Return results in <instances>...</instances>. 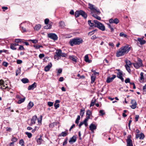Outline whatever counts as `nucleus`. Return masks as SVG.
Returning <instances> with one entry per match:
<instances>
[{
    "label": "nucleus",
    "instance_id": "nucleus-28",
    "mask_svg": "<svg viewBox=\"0 0 146 146\" xmlns=\"http://www.w3.org/2000/svg\"><path fill=\"white\" fill-rule=\"evenodd\" d=\"M41 27V25L40 24L36 25L34 28L35 30L38 31Z\"/></svg>",
    "mask_w": 146,
    "mask_h": 146
},
{
    "label": "nucleus",
    "instance_id": "nucleus-45",
    "mask_svg": "<svg viewBox=\"0 0 146 146\" xmlns=\"http://www.w3.org/2000/svg\"><path fill=\"white\" fill-rule=\"evenodd\" d=\"M24 141L23 139H21L20 140L19 144L21 146L24 145Z\"/></svg>",
    "mask_w": 146,
    "mask_h": 146
},
{
    "label": "nucleus",
    "instance_id": "nucleus-26",
    "mask_svg": "<svg viewBox=\"0 0 146 146\" xmlns=\"http://www.w3.org/2000/svg\"><path fill=\"white\" fill-rule=\"evenodd\" d=\"M34 104L33 102H30L28 105V109H30L33 106Z\"/></svg>",
    "mask_w": 146,
    "mask_h": 146
},
{
    "label": "nucleus",
    "instance_id": "nucleus-57",
    "mask_svg": "<svg viewBox=\"0 0 146 146\" xmlns=\"http://www.w3.org/2000/svg\"><path fill=\"white\" fill-rule=\"evenodd\" d=\"M125 82L126 83H130V80L129 78H127V79H126L125 80Z\"/></svg>",
    "mask_w": 146,
    "mask_h": 146
},
{
    "label": "nucleus",
    "instance_id": "nucleus-63",
    "mask_svg": "<svg viewBox=\"0 0 146 146\" xmlns=\"http://www.w3.org/2000/svg\"><path fill=\"white\" fill-rule=\"evenodd\" d=\"M97 38L96 35H94L92 36L91 39L92 40H95Z\"/></svg>",
    "mask_w": 146,
    "mask_h": 146
},
{
    "label": "nucleus",
    "instance_id": "nucleus-41",
    "mask_svg": "<svg viewBox=\"0 0 146 146\" xmlns=\"http://www.w3.org/2000/svg\"><path fill=\"white\" fill-rule=\"evenodd\" d=\"M97 31V30L96 29L94 30L91 32H89L88 35L91 36L94 33V32L96 31Z\"/></svg>",
    "mask_w": 146,
    "mask_h": 146
},
{
    "label": "nucleus",
    "instance_id": "nucleus-16",
    "mask_svg": "<svg viewBox=\"0 0 146 146\" xmlns=\"http://www.w3.org/2000/svg\"><path fill=\"white\" fill-rule=\"evenodd\" d=\"M36 82H34L32 84L30 85L28 87V90H33L34 88H36Z\"/></svg>",
    "mask_w": 146,
    "mask_h": 146
},
{
    "label": "nucleus",
    "instance_id": "nucleus-11",
    "mask_svg": "<svg viewBox=\"0 0 146 146\" xmlns=\"http://www.w3.org/2000/svg\"><path fill=\"white\" fill-rule=\"evenodd\" d=\"M131 103L132 104L131 107L132 109H135L137 106V103L136 101L134 100H131Z\"/></svg>",
    "mask_w": 146,
    "mask_h": 146
},
{
    "label": "nucleus",
    "instance_id": "nucleus-47",
    "mask_svg": "<svg viewBox=\"0 0 146 146\" xmlns=\"http://www.w3.org/2000/svg\"><path fill=\"white\" fill-rule=\"evenodd\" d=\"M67 56V55L66 54L64 53H62V52H61V54L60 55V57L61 56L63 57H66Z\"/></svg>",
    "mask_w": 146,
    "mask_h": 146
},
{
    "label": "nucleus",
    "instance_id": "nucleus-7",
    "mask_svg": "<svg viewBox=\"0 0 146 146\" xmlns=\"http://www.w3.org/2000/svg\"><path fill=\"white\" fill-rule=\"evenodd\" d=\"M48 37L54 40H57L58 38L57 35L56 34L53 33L48 34Z\"/></svg>",
    "mask_w": 146,
    "mask_h": 146
},
{
    "label": "nucleus",
    "instance_id": "nucleus-24",
    "mask_svg": "<svg viewBox=\"0 0 146 146\" xmlns=\"http://www.w3.org/2000/svg\"><path fill=\"white\" fill-rule=\"evenodd\" d=\"M36 141L38 144L40 145L43 141L41 136L40 138H38Z\"/></svg>",
    "mask_w": 146,
    "mask_h": 146
},
{
    "label": "nucleus",
    "instance_id": "nucleus-43",
    "mask_svg": "<svg viewBox=\"0 0 146 146\" xmlns=\"http://www.w3.org/2000/svg\"><path fill=\"white\" fill-rule=\"evenodd\" d=\"M29 41H31L33 43H36L38 42L37 40L36 39L31 40L30 39L29 40Z\"/></svg>",
    "mask_w": 146,
    "mask_h": 146
},
{
    "label": "nucleus",
    "instance_id": "nucleus-1",
    "mask_svg": "<svg viewBox=\"0 0 146 146\" xmlns=\"http://www.w3.org/2000/svg\"><path fill=\"white\" fill-rule=\"evenodd\" d=\"M130 49V47L128 46L122 47L117 51L116 56L119 57L126 54L129 52Z\"/></svg>",
    "mask_w": 146,
    "mask_h": 146
},
{
    "label": "nucleus",
    "instance_id": "nucleus-53",
    "mask_svg": "<svg viewBox=\"0 0 146 146\" xmlns=\"http://www.w3.org/2000/svg\"><path fill=\"white\" fill-rule=\"evenodd\" d=\"M20 72V69L19 68L18 70H17L16 72V76H17L18 74Z\"/></svg>",
    "mask_w": 146,
    "mask_h": 146
},
{
    "label": "nucleus",
    "instance_id": "nucleus-18",
    "mask_svg": "<svg viewBox=\"0 0 146 146\" xmlns=\"http://www.w3.org/2000/svg\"><path fill=\"white\" fill-rule=\"evenodd\" d=\"M137 41L140 42V44L141 45L144 44L146 42L145 41L143 40V38H138Z\"/></svg>",
    "mask_w": 146,
    "mask_h": 146
},
{
    "label": "nucleus",
    "instance_id": "nucleus-48",
    "mask_svg": "<svg viewBox=\"0 0 146 146\" xmlns=\"http://www.w3.org/2000/svg\"><path fill=\"white\" fill-rule=\"evenodd\" d=\"M140 76H141V77H140V79L141 80H142L144 78L143 73L142 72H141L140 73Z\"/></svg>",
    "mask_w": 146,
    "mask_h": 146
},
{
    "label": "nucleus",
    "instance_id": "nucleus-20",
    "mask_svg": "<svg viewBox=\"0 0 146 146\" xmlns=\"http://www.w3.org/2000/svg\"><path fill=\"white\" fill-rule=\"evenodd\" d=\"M52 64L50 63L48 65H47L44 68V70L46 72H47L49 70L51 67H52Z\"/></svg>",
    "mask_w": 146,
    "mask_h": 146
},
{
    "label": "nucleus",
    "instance_id": "nucleus-42",
    "mask_svg": "<svg viewBox=\"0 0 146 146\" xmlns=\"http://www.w3.org/2000/svg\"><path fill=\"white\" fill-rule=\"evenodd\" d=\"M96 101L95 99L94 100H93L91 102L90 105V107H91L92 106H93L95 104V103Z\"/></svg>",
    "mask_w": 146,
    "mask_h": 146
},
{
    "label": "nucleus",
    "instance_id": "nucleus-4",
    "mask_svg": "<svg viewBox=\"0 0 146 146\" xmlns=\"http://www.w3.org/2000/svg\"><path fill=\"white\" fill-rule=\"evenodd\" d=\"M80 15H81L84 19H86L87 17V14L82 10L77 11L75 12V16L76 17H78Z\"/></svg>",
    "mask_w": 146,
    "mask_h": 146
},
{
    "label": "nucleus",
    "instance_id": "nucleus-33",
    "mask_svg": "<svg viewBox=\"0 0 146 146\" xmlns=\"http://www.w3.org/2000/svg\"><path fill=\"white\" fill-rule=\"evenodd\" d=\"M85 109L84 108L81 109L80 111V115L82 117L84 113Z\"/></svg>",
    "mask_w": 146,
    "mask_h": 146
},
{
    "label": "nucleus",
    "instance_id": "nucleus-29",
    "mask_svg": "<svg viewBox=\"0 0 146 146\" xmlns=\"http://www.w3.org/2000/svg\"><path fill=\"white\" fill-rule=\"evenodd\" d=\"M22 82L24 83L25 84L29 82V80L27 78H23L21 80Z\"/></svg>",
    "mask_w": 146,
    "mask_h": 146
},
{
    "label": "nucleus",
    "instance_id": "nucleus-55",
    "mask_svg": "<svg viewBox=\"0 0 146 146\" xmlns=\"http://www.w3.org/2000/svg\"><path fill=\"white\" fill-rule=\"evenodd\" d=\"M60 105L59 104H54V106L55 108V109H57L59 107Z\"/></svg>",
    "mask_w": 146,
    "mask_h": 146
},
{
    "label": "nucleus",
    "instance_id": "nucleus-35",
    "mask_svg": "<svg viewBox=\"0 0 146 146\" xmlns=\"http://www.w3.org/2000/svg\"><path fill=\"white\" fill-rule=\"evenodd\" d=\"M119 36H120L127 38V35L123 32H121L119 34Z\"/></svg>",
    "mask_w": 146,
    "mask_h": 146
},
{
    "label": "nucleus",
    "instance_id": "nucleus-38",
    "mask_svg": "<svg viewBox=\"0 0 146 146\" xmlns=\"http://www.w3.org/2000/svg\"><path fill=\"white\" fill-rule=\"evenodd\" d=\"M68 135V133L67 132L64 131V132H62L60 134V136H62L63 137H65L67 135Z\"/></svg>",
    "mask_w": 146,
    "mask_h": 146
},
{
    "label": "nucleus",
    "instance_id": "nucleus-44",
    "mask_svg": "<svg viewBox=\"0 0 146 146\" xmlns=\"http://www.w3.org/2000/svg\"><path fill=\"white\" fill-rule=\"evenodd\" d=\"M119 20L118 19L115 18L114 20L113 23L117 24L119 23Z\"/></svg>",
    "mask_w": 146,
    "mask_h": 146
},
{
    "label": "nucleus",
    "instance_id": "nucleus-37",
    "mask_svg": "<svg viewBox=\"0 0 146 146\" xmlns=\"http://www.w3.org/2000/svg\"><path fill=\"white\" fill-rule=\"evenodd\" d=\"M13 43L11 44L10 46V48L13 50H16L17 48H15Z\"/></svg>",
    "mask_w": 146,
    "mask_h": 146
},
{
    "label": "nucleus",
    "instance_id": "nucleus-62",
    "mask_svg": "<svg viewBox=\"0 0 146 146\" xmlns=\"http://www.w3.org/2000/svg\"><path fill=\"white\" fill-rule=\"evenodd\" d=\"M109 45L111 46V47H113L114 46V44L112 42H110L109 43Z\"/></svg>",
    "mask_w": 146,
    "mask_h": 146
},
{
    "label": "nucleus",
    "instance_id": "nucleus-59",
    "mask_svg": "<svg viewBox=\"0 0 146 146\" xmlns=\"http://www.w3.org/2000/svg\"><path fill=\"white\" fill-rule=\"evenodd\" d=\"M49 21V20L48 19H46L44 20V23L46 24H48Z\"/></svg>",
    "mask_w": 146,
    "mask_h": 146
},
{
    "label": "nucleus",
    "instance_id": "nucleus-56",
    "mask_svg": "<svg viewBox=\"0 0 146 146\" xmlns=\"http://www.w3.org/2000/svg\"><path fill=\"white\" fill-rule=\"evenodd\" d=\"M20 27L22 29L23 31H22V32H27V31L25 29V28H24V27Z\"/></svg>",
    "mask_w": 146,
    "mask_h": 146
},
{
    "label": "nucleus",
    "instance_id": "nucleus-6",
    "mask_svg": "<svg viewBox=\"0 0 146 146\" xmlns=\"http://www.w3.org/2000/svg\"><path fill=\"white\" fill-rule=\"evenodd\" d=\"M133 64L134 67L136 69H138L140 67L143 66L142 60L139 58L138 59L137 62Z\"/></svg>",
    "mask_w": 146,
    "mask_h": 146
},
{
    "label": "nucleus",
    "instance_id": "nucleus-61",
    "mask_svg": "<svg viewBox=\"0 0 146 146\" xmlns=\"http://www.w3.org/2000/svg\"><path fill=\"white\" fill-rule=\"evenodd\" d=\"M108 27L111 29V31H114L113 28L111 27L110 25L108 24Z\"/></svg>",
    "mask_w": 146,
    "mask_h": 146
},
{
    "label": "nucleus",
    "instance_id": "nucleus-58",
    "mask_svg": "<svg viewBox=\"0 0 146 146\" xmlns=\"http://www.w3.org/2000/svg\"><path fill=\"white\" fill-rule=\"evenodd\" d=\"M100 113L102 115H103L105 114V113L104 112V111L103 110H100Z\"/></svg>",
    "mask_w": 146,
    "mask_h": 146
},
{
    "label": "nucleus",
    "instance_id": "nucleus-23",
    "mask_svg": "<svg viewBox=\"0 0 146 146\" xmlns=\"http://www.w3.org/2000/svg\"><path fill=\"white\" fill-rule=\"evenodd\" d=\"M76 137L73 136L70 139V140L69 141V142L70 143H72L73 142H75L76 141Z\"/></svg>",
    "mask_w": 146,
    "mask_h": 146
},
{
    "label": "nucleus",
    "instance_id": "nucleus-52",
    "mask_svg": "<svg viewBox=\"0 0 146 146\" xmlns=\"http://www.w3.org/2000/svg\"><path fill=\"white\" fill-rule=\"evenodd\" d=\"M5 67H7L8 65V63L6 62H3L2 64Z\"/></svg>",
    "mask_w": 146,
    "mask_h": 146
},
{
    "label": "nucleus",
    "instance_id": "nucleus-51",
    "mask_svg": "<svg viewBox=\"0 0 146 146\" xmlns=\"http://www.w3.org/2000/svg\"><path fill=\"white\" fill-rule=\"evenodd\" d=\"M21 40V39H16L15 40V42L18 43L20 42Z\"/></svg>",
    "mask_w": 146,
    "mask_h": 146
},
{
    "label": "nucleus",
    "instance_id": "nucleus-12",
    "mask_svg": "<svg viewBox=\"0 0 146 146\" xmlns=\"http://www.w3.org/2000/svg\"><path fill=\"white\" fill-rule=\"evenodd\" d=\"M116 76L115 75H113L112 77L111 78H110V77H108L107 78V79L106 80V82L108 83H110L113 81V80L115 78Z\"/></svg>",
    "mask_w": 146,
    "mask_h": 146
},
{
    "label": "nucleus",
    "instance_id": "nucleus-50",
    "mask_svg": "<svg viewBox=\"0 0 146 146\" xmlns=\"http://www.w3.org/2000/svg\"><path fill=\"white\" fill-rule=\"evenodd\" d=\"M53 102H48V105L50 107L52 106L53 105Z\"/></svg>",
    "mask_w": 146,
    "mask_h": 146
},
{
    "label": "nucleus",
    "instance_id": "nucleus-9",
    "mask_svg": "<svg viewBox=\"0 0 146 146\" xmlns=\"http://www.w3.org/2000/svg\"><path fill=\"white\" fill-rule=\"evenodd\" d=\"M0 88L3 89H6L8 90L9 88L7 86H6L4 84V82L3 80H0Z\"/></svg>",
    "mask_w": 146,
    "mask_h": 146
},
{
    "label": "nucleus",
    "instance_id": "nucleus-54",
    "mask_svg": "<svg viewBox=\"0 0 146 146\" xmlns=\"http://www.w3.org/2000/svg\"><path fill=\"white\" fill-rule=\"evenodd\" d=\"M44 56V55L43 54H41L39 55V57L40 58H42Z\"/></svg>",
    "mask_w": 146,
    "mask_h": 146
},
{
    "label": "nucleus",
    "instance_id": "nucleus-25",
    "mask_svg": "<svg viewBox=\"0 0 146 146\" xmlns=\"http://www.w3.org/2000/svg\"><path fill=\"white\" fill-rule=\"evenodd\" d=\"M88 24L90 27H95V23H94V21H92L91 20H89L88 21Z\"/></svg>",
    "mask_w": 146,
    "mask_h": 146
},
{
    "label": "nucleus",
    "instance_id": "nucleus-21",
    "mask_svg": "<svg viewBox=\"0 0 146 146\" xmlns=\"http://www.w3.org/2000/svg\"><path fill=\"white\" fill-rule=\"evenodd\" d=\"M144 137V135L141 133L140 134H138L136 135V138L138 139L139 138L140 139H143Z\"/></svg>",
    "mask_w": 146,
    "mask_h": 146
},
{
    "label": "nucleus",
    "instance_id": "nucleus-31",
    "mask_svg": "<svg viewBox=\"0 0 146 146\" xmlns=\"http://www.w3.org/2000/svg\"><path fill=\"white\" fill-rule=\"evenodd\" d=\"M65 26L64 23L62 21H60L59 22V26L62 28L64 27Z\"/></svg>",
    "mask_w": 146,
    "mask_h": 146
},
{
    "label": "nucleus",
    "instance_id": "nucleus-22",
    "mask_svg": "<svg viewBox=\"0 0 146 146\" xmlns=\"http://www.w3.org/2000/svg\"><path fill=\"white\" fill-rule=\"evenodd\" d=\"M84 60L86 62L90 63L91 62V61L89 60L88 55H86L84 57Z\"/></svg>",
    "mask_w": 146,
    "mask_h": 146
},
{
    "label": "nucleus",
    "instance_id": "nucleus-8",
    "mask_svg": "<svg viewBox=\"0 0 146 146\" xmlns=\"http://www.w3.org/2000/svg\"><path fill=\"white\" fill-rule=\"evenodd\" d=\"M62 51L60 49L57 50L56 52V54L54 56V59H57L58 60L60 58V55L61 54Z\"/></svg>",
    "mask_w": 146,
    "mask_h": 146
},
{
    "label": "nucleus",
    "instance_id": "nucleus-27",
    "mask_svg": "<svg viewBox=\"0 0 146 146\" xmlns=\"http://www.w3.org/2000/svg\"><path fill=\"white\" fill-rule=\"evenodd\" d=\"M46 25L44 26V28L46 29H50L51 28L52 25L51 23H49L48 25Z\"/></svg>",
    "mask_w": 146,
    "mask_h": 146
},
{
    "label": "nucleus",
    "instance_id": "nucleus-14",
    "mask_svg": "<svg viewBox=\"0 0 146 146\" xmlns=\"http://www.w3.org/2000/svg\"><path fill=\"white\" fill-rule=\"evenodd\" d=\"M127 143V146H133L132 140L130 137L128 138L126 141Z\"/></svg>",
    "mask_w": 146,
    "mask_h": 146
},
{
    "label": "nucleus",
    "instance_id": "nucleus-34",
    "mask_svg": "<svg viewBox=\"0 0 146 146\" xmlns=\"http://www.w3.org/2000/svg\"><path fill=\"white\" fill-rule=\"evenodd\" d=\"M91 83H93L95 80L96 77L95 76H91Z\"/></svg>",
    "mask_w": 146,
    "mask_h": 146
},
{
    "label": "nucleus",
    "instance_id": "nucleus-30",
    "mask_svg": "<svg viewBox=\"0 0 146 146\" xmlns=\"http://www.w3.org/2000/svg\"><path fill=\"white\" fill-rule=\"evenodd\" d=\"M25 99V98L24 97L23 98L20 99V100L18 101L17 103L19 104H21L24 102Z\"/></svg>",
    "mask_w": 146,
    "mask_h": 146
},
{
    "label": "nucleus",
    "instance_id": "nucleus-13",
    "mask_svg": "<svg viewBox=\"0 0 146 146\" xmlns=\"http://www.w3.org/2000/svg\"><path fill=\"white\" fill-rule=\"evenodd\" d=\"M92 115L91 111L90 110H88L86 111V117L85 119L87 120L90 119V116Z\"/></svg>",
    "mask_w": 146,
    "mask_h": 146
},
{
    "label": "nucleus",
    "instance_id": "nucleus-32",
    "mask_svg": "<svg viewBox=\"0 0 146 146\" xmlns=\"http://www.w3.org/2000/svg\"><path fill=\"white\" fill-rule=\"evenodd\" d=\"M125 62L126 63V64L125 65H127V66H130L132 64V63L129 60H125Z\"/></svg>",
    "mask_w": 146,
    "mask_h": 146
},
{
    "label": "nucleus",
    "instance_id": "nucleus-19",
    "mask_svg": "<svg viewBox=\"0 0 146 146\" xmlns=\"http://www.w3.org/2000/svg\"><path fill=\"white\" fill-rule=\"evenodd\" d=\"M118 71V72L117 73V77L119 78V77H121L123 76V72L121 71L119 69H117L116 70Z\"/></svg>",
    "mask_w": 146,
    "mask_h": 146
},
{
    "label": "nucleus",
    "instance_id": "nucleus-2",
    "mask_svg": "<svg viewBox=\"0 0 146 146\" xmlns=\"http://www.w3.org/2000/svg\"><path fill=\"white\" fill-rule=\"evenodd\" d=\"M83 42V40L81 38H76L70 40L69 43L70 45L73 46L74 45H79Z\"/></svg>",
    "mask_w": 146,
    "mask_h": 146
},
{
    "label": "nucleus",
    "instance_id": "nucleus-15",
    "mask_svg": "<svg viewBox=\"0 0 146 146\" xmlns=\"http://www.w3.org/2000/svg\"><path fill=\"white\" fill-rule=\"evenodd\" d=\"M89 128L92 131H93L94 130L96 129V126L95 124L92 123L90 125Z\"/></svg>",
    "mask_w": 146,
    "mask_h": 146
},
{
    "label": "nucleus",
    "instance_id": "nucleus-40",
    "mask_svg": "<svg viewBox=\"0 0 146 146\" xmlns=\"http://www.w3.org/2000/svg\"><path fill=\"white\" fill-rule=\"evenodd\" d=\"M26 134L27 135L28 137L29 138H31L32 136V134L28 132H25Z\"/></svg>",
    "mask_w": 146,
    "mask_h": 146
},
{
    "label": "nucleus",
    "instance_id": "nucleus-64",
    "mask_svg": "<svg viewBox=\"0 0 146 146\" xmlns=\"http://www.w3.org/2000/svg\"><path fill=\"white\" fill-rule=\"evenodd\" d=\"M143 89L144 92H146V84L143 87Z\"/></svg>",
    "mask_w": 146,
    "mask_h": 146
},
{
    "label": "nucleus",
    "instance_id": "nucleus-46",
    "mask_svg": "<svg viewBox=\"0 0 146 146\" xmlns=\"http://www.w3.org/2000/svg\"><path fill=\"white\" fill-rule=\"evenodd\" d=\"M24 48L22 45H20L19 46V47L18 49L19 50H24Z\"/></svg>",
    "mask_w": 146,
    "mask_h": 146
},
{
    "label": "nucleus",
    "instance_id": "nucleus-36",
    "mask_svg": "<svg viewBox=\"0 0 146 146\" xmlns=\"http://www.w3.org/2000/svg\"><path fill=\"white\" fill-rule=\"evenodd\" d=\"M126 70L129 73H130L131 70L130 68V67L129 66H127V65H125V66Z\"/></svg>",
    "mask_w": 146,
    "mask_h": 146
},
{
    "label": "nucleus",
    "instance_id": "nucleus-10",
    "mask_svg": "<svg viewBox=\"0 0 146 146\" xmlns=\"http://www.w3.org/2000/svg\"><path fill=\"white\" fill-rule=\"evenodd\" d=\"M37 119V117L36 115H35L33 116L31 120V123L30 125L32 126L35 123V121Z\"/></svg>",
    "mask_w": 146,
    "mask_h": 146
},
{
    "label": "nucleus",
    "instance_id": "nucleus-3",
    "mask_svg": "<svg viewBox=\"0 0 146 146\" xmlns=\"http://www.w3.org/2000/svg\"><path fill=\"white\" fill-rule=\"evenodd\" d=\"M94 22L95 23V27H97L102 31L105 30V27L102 23L96 20H94Z\"/></svg>",
    "mask_w": 146,
    "mask_h": 146
},
{
    "label": "nucleus",
    "instance_id": "nucleus-60",
    "mask_svg": "<svg viewBox=\"0 0 146 146\" xmlns=\"http://www.w3.org/2000/svg\"><path fill=\"white\" fill-rule=\"evenodd\" d=\"M22 62L21 60H18L17 61V64H21Z\"/></svg>",
    "mask_w": 146,
    "mask_h": 146
},
{
    "label": "nucleus",
    "instance_id": "nucleus-17",
    "mask_svg": "<svg viewBox=\"0 0 146 146\" xmlns=\"http://www.w3.org/2000/svg\"><path fill=\"white\" fill-rule=\"evenodd\" d=\"M69 58L70 60H72L73 61L75 62H77V57L74 55H70L69 56Z\"/></svg>",
    "mask_w": 146,
    "mask_h": 146
},
{
    "label": "nucleus",
    "instance_id": "nucleus-5",
    "mask_svg": "<svg viewBox=\"0 0 146 146\" xmlns=\"http://www.w3.org/2000/svg\"><path fill=\"white\" fill-rule=\"evenodd\" d=\"M89 8L91 11V14L92 12L96 13L97 14H100V11L97 9V8L95 7L93 5L90 3H88Z\"/></svg>",
    "mask_w": 146,
    "mask_h": 146
},
{
    "label": "nucleus",
    "instance_id": "nucleus-49",
    "mask_svg": "<svg viewBox=\"0 0 146 146\" xmlns=\"http://www.w3.org/2000/svg\"><path fill=\"white\" fill-rule=\"evenodd\" d=\"M88 121V120H87V119H84V124L85 125L86 127H87L88 125V124L87 122Z\"/></svg>",
    "mask_w": 146,
    "mask_h": 146
},
{
    "label": "nucleus",
    "instance_id": "nucleus-39",
    "mask_svg": "<svg viewBox=\"0 0 146 146\" xmlns=\"http://www.w3.org/2000/svg\"><path fill=\"white\" fill-rule=\"evenodd\" d=\"M80 119V116L79 115H78L77 119H76L75 121V123L78 124L79 122V121Z\"/></svg>",
    "mask_w": 146,
    "mask_h": 146
}]
</instances>
